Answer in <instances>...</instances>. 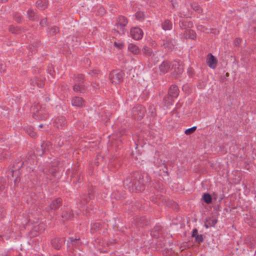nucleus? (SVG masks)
<instances>
[{
  "label": "nucleus",
  "mask_w": 256,
  "mask_h": 256,
  "mask_svg": "<svg viewBox=\"0 0 256 256\" xmlns=\"http://www.w3.org/2000/svg\"><path fill=\"white\" fill-rule=\"evenodd\" d=\"M150 180L147 173L135 172L126 178L124 184L130 192H140L144 190V185L148 183Z\"/></svg>",
  "instance_id": "f257e3e1"
},
{
  "label": "nucleus",
  "mask_w": 256,
  "mask_h": 256,
  "mask_svg": "<svg viewBox=\"0 0 256 256\" xmlns=\"http://www.w3.org/2000/svg\"><path fill=\"white\" fill-rule=\"evenodd\" d=\"M52 106L50 104L42 103L40 106L38 104L34 105L32 107L33 118L40 120L47 119L49 116V112Z\"/></svg>",
  "instance_id": "f03ea898"
},
{
  "label": "nucleus",
  "mask_w": 256,
  "mask_h": 256,
  "mask_svg": "<svg viewBox=\"0 0 256 256\" xmlns=\"http://www.w3.org/2000/svg\"><path fill=\"white\" fill-rule=\"evenodd\" d=\"M124 73L120 70H114L110 74L109 77L112 83L117 84L123 81Z\"/></svg>",
  "instance_id": "7ed1b4c3"
},
{
  "label": "nucleus",
  "mask_w": 256,
  "mask_h": 256,
  "mask_svg": "<svg viewBox=\"0 0 256 256\" xmlns=\"http://www.w3.org/2000/svg\"><path fill=\"white\" fill-rule=\"evenodd\" d=\"M145 108L142 106H138L132 109V116L134 119L141 120L144 116Z\"/></svg>",
  "instance_id": "20e7f679"
},
{
  "label": "nucleus",
  "mask_w": 256,
  "mask_h": 256,
  "mask_svg": "<svg viewBox=\"0 0 256 256\" xmlns=\"http://www.w3.org/2000/svg\"><path fill=\"white\" fill-rule=\"evenodd\" d=\"M128 24V18L123 16H120L116 18V25L120 27V30L122 31V34L125 32L126 30L125 27Z\"/></svg>",
  "instance_id": "39448f33"
},
{
  "label": "nucleus",
  "mask_w": 256,
  "mask_h": 256,
  "mask_svg": "<svg viewBox=\"0 0 256 256\" xmlns=\"http://www.w3.org/2000/svg\"><path fill=\"white\" fill-rule=\"evenodd\" d=\"M172 70H174L173 75L178 78L180 74H182L184 71L183 66L180 64L179 62L177 61H174L172 64Z\"/></svg>",
  "instance_id": "423d86ee"
},
{
  "label": "nucleus",
  "mask_w": 256,
  "mask_h": 256,
  "mask_svg": "<svg viewBox=\"0 0 256 256\" xmlns=\"http://www.w3.org/2000/svg\"><path fill=\"white\" fill-rule=\"evenodd\" d=\"M130 33L132 38L135 40L142 39L144 34L142 30L138 27L132 28Z\"/></svg>",
  "instance_id": "0eeeda50"
},
{
  "label": "nucleus",
  "mask_w": 256,
  "mask_h": 256,
  "mask_svg": "<svg viewBox=\"0 0 256 256\" xmlns=\"http://www.w3.org/2000/svg\"><path fill=\"white\" fill-rule=\"evenodd\" d=\"M62 204V200L58 198L52 202L46 208V210H55L58 209Z\"/></svg>",
  "instance_id": "6e6552de"
},
{
  "label": "nucleus",
  "mask_w": 256,
  "mask_h": 256,
  "mask_svg": "<svg viewBox=\"0 0 256 256\" xmlns=\"http://www.w3.org/2000/svg\"><path fill=\"white\" fill-rule=\"evenodd\" d=\"M94 198L92 193L89 192L88 195L82 194L80 196L79 204L80 206H84L90 200Z\"/></svg>",
  "instance_id": "1a4fd4ad"
},
{
  "label": "nucleus",
  "mask_w": 256,
  "mask_h": 256,
  "mask_svg": "<svg viewBox=\"0 0 256 256\" xmlns=\"http://www.w3.org/2000/svg\"><path fill=\"white\" fill-rule=\"evenodd\" d=\"M66 123V119L64 116H59L56 118L54 122V126L60 128L64 126Z\"/></svg>",
  "instance_id": "9d476101"
},
{
  "label": "nucleus",
  "mask_w": 256,
  "mask_h": 256,
  "mask_svg": "<svg viewBox=\"0 0 256 256\" xmlns=\"http://www.w3.org/2000/svg\"><path fill=\"white\" fill-rule=\"evenodd\" d=\"M206 62L210 68L214 69L216 66L217 60L212 54H209L207 56Z\"/></svg>",
  "instance_id": "9b49d317"
},
{
  "label": "nucleus",
  "mask_w": 256,
  "mask_h": 256,
  "mask_svg": "<svg viewBox=\"0 0 256 256\" xmlns=\"http://www.w3.org/2000/svg\"><path fill=\"white\" fill-rule=\"evenodd\" d=\"M64 242V238H56L52 240L51 244L54 248L59 250Z\"/></svg>",
  "instance_id": "f8f14e48"
},
{
  "label": "nucleus",
  "mask_w": 256,
  "mask_h": 256,
  "mask_svg": "<svg viewBox=\"0 0 256 256\" xmlns=\"http://www.w3.org/2000/svg\"><path fill=\"white\" fill-rule=\"evenodd\" d=\"M178 87L176 85H172L169 89L168 96L172 98H176L178 96Z\"/></svg>",
  "instance_id": "ddd939ff"
},
{
  "label": "nucleus",
  "mask_w": 256,
  "mask_h": 256,
  "mask_svg": "<svg viewBox=\"0 0 256 256\" xmlns=\"http://www.w3.org/2000/svg\"><path fill=\"white\" fill-rule=\"evenodd\" d=\"M170 68V64L168 61H164L159 66L161 74H164L168 72Z\"/></svg>",
  "instance_id": "4468645a"
},
{
  "label": "nucleus",
  "mask_w": 256,
  "mask_h": 256,
  "mask_svg": "<svg viewBox=\"0 0 256 256\" xmlns=\"http://www.w3.org/2000/svg\"><path fill=\"white\" fill-rule=\"evenodd\" d=\"M179 24L180 28L184 30L186 29H190V28H192L194 26L193 22L188 20H180Z\"/></svg>",
  "instance_id": "2eb2a0df"
},
{
  "label": "nucleus",
  "mask_w": 256,
  "mask_h": 256,
  "mask_svg": "<svg viewBox=\"0 0 256 256\" xmlns=\"http://www.w3.org/2000/svg\"><path fill=\"white\" fill-rule=\"evenodd\" d=\"M72 104L74 106L81 107L84 105V100L80 97L75 96L72 100Z\"/></svg>",
  "instance_id": "dca6fc26"
},
{
  "label": "nucleus",
  "mask_w": 256,
  "mask_h": 256,
  "mask_svg": "<svg viewBox=\"0 0 256 256\" xmlns=\"http://www.w3.org/2000/svg\"><path fill=\"white\" fill-rule=\"evenodd\" d=\"M184 36L186 38L194 40L196 38V34L194 30L186 29L184 32Z\"/></svg>",
  "instance_id": "f3484780"
},
{
  "label": "nucleus",
  "mask_w": 256,
  "mask_h": 256,
  "mask_svg": "<svg viewBox=\"0 0 256 256\" xmlns=\"http://www.w3.org/2000/svg\"><path fill=\"white\" fill-rule=\"evenodd\" d=\"M30 84L34 86H36L38 88H42L44 86V82L42 80L35 77L31 80Z\"/></svg>",
  "instance_id": "a211bd4d"
},
{
  "label": "nucleus",
  "mask_w": 256,
  "mask_h": 256,
  "mask_svg": "<svg viewBox=\"0 0 256 256\" xmlns=\"http://www.w3.org/2000/svg\"><path fill=\"white\" fill-rule=\"evenodd\" d=\"M86 87L83 84L75 82L73 86V90L74 92H84L86 90Z\"/></svg>",
  "instance_id": "6ab92c4d"
},
{
  "label": "nucleus",
  "mask_w": 256,
  "mask_h": 256,
  "mask_svg": "<svg viewBox=\"0 0 256 256\" xmlns=\"http://www.w3.org/2000/svg\"><path fill=\"white\" fill-rule=\"evenodd\" d=\"M217 222V220L216 218H208L206 220V222L204 223V226L206 228H208L211 226H214Z\"/></svg>",
  "instance_id": "aec40b11"
},
{
  "label": "nucleus",
  "mask_w": 256,
  "mask_h": 256,
  "mask_svg": "<svg viewBox=\"0 0 256 256\" xmlns=\"http://www.w3.org/2000/svg\"><path fill=\"white\" fill-rule=\"evenodd\" d=\"M48 4V0H38L36 2V7L41 10H44L47 8Z\"/></svg>",
  "instance_id": "412c9836"
},
{
  "label": "nucleus",
  "mask_w": 256,
  "mask_h": 256,
  "mask_svg": "<svg viewBox=\"0 0 256 256\" xmlns=\"http://www.w3.org/2000/svg\"><path fill=\"white\" fill-rule=\"evenodd\" d=\"M168 162L165 160H160V162L157 165L158 167L160 168V170H162L164 172L166 173L168 175V174L167 168Z\"/></svg>",
  "instance_id": "4be33fe9"
},
{
  "label": "nucleus",
  "mask_w": 256,
  "mask_h": 256,
  "mask_svg": "<svg viewBox=\"0 0 256 256\" xmlns=\"http://www.w3.org/2000/svg\"><path fill=\"white\" fill-rule=\"evenodd\" d=\"M165 48L168 51H171L174 48V44L172 40H166L163 44Z\"/></svg>",
  "instance_id": "5701e85b"
},
{
  "label": "nucleus",
  "mask_w": 256,
  "mask_h": 256,
  "mask_svg": "<svg viewBox=\"0 0 256 256\" xmlns=\"http://www.w3.org/2000/svg\"><path fill=\"white\" fill-rule=\"evenodd\" d=\"M162 28L164 30H170L172 27V22L168 20H166L162 24Z\"/></svg>",
  "instance_id": "b1692460"
},
{
  "label": "nucleus",
  "mask_w": 256,
  "mask_h": 256,
  "mask_svg": "<svg viewBox=\"0 0 256 256\" xmlns=\"http://www.w3.org/2000/svg\"><path fill=\"white\" fill-rule=\"evenodd\" d=\"M128 50L132 54H136L140 52V49L136 45L132 44H130L128 46Z\"/></svg>",
  "instance_id": "393cba45"
},
{
  "label": "nucleus",
  "mask_w": 256,
  "mask_h": 256,
  "mask_svg": "<svg viewBox=\"0 0 256 256\" xmlns=\"http://www.w3.org/2000/svg\"><path fill=\"white\" fill-rule=\"evenodd\" d=\"M27 15L28 18L31 20H38V16L35 12L32 9L28 10L27 12Z\"/></svg>",
  "instance_id": "a878e982"
},
{
  "label": "nucleus",
  "mask_w": 256,
  "mask_h": 256,
  "mask_svg": "<svg viewBox=\"0 0 256 256\" xmlns=\"http://www.w3.org/2000/svg\"><path fill=\"white\" fill-rule=\"evenodd\" d=\"M60 32L59 28L56 26H53L48 28V33L50 36H54Z\"/></svg>",
  "instance_id": "bb28decb"
},
{
  "label": "nucleus",
  "mask_w": 256,
  "mask_h": 256,
  "mask_svg": "<svg viewBox=\"0 0 256 256\" xmlns=\"http://www.w3.org/2000/svg\"><path fill=\"white\" fill-rule=\"evenodd\" d=\"M75 82L84 84V76L82 74H78L74 76Z\"/></svg>",
  "instance_id": "cd10ccee"
},
{
  "label": "nucleus",
  "mask_w": 256,
  "mask_h": 256,
  "mask_svg": "<svg viewBox=\"0 0 256 256\" xmlns=\"http://www.w3.org/2000/svg\"><path fill=\"white\" fill-rule=\"evenodd\" d=\"M62 218L65 220H70L74 216V214L72 211L63 212Z\"/></svg>",
  "instance_id": "c85d7f7f"
},
{
  "label": "nucleus",
  "mask_w": 256,
  "mask_h": 256,
  "mask_svg": "<svg viewBox=\"0 0 256 256\" xmlns=\"http://www.w3.org/2000/svg\"><path fill=\"white\" fill-rule=\"evenodd\" d=\"M174 98L169 97L168 96L164 97V106H166V107H168L172 105L174 102Z\"/></svg>",
  "instance_id": "c756f323"
},
{
  "label": "nucleus",
  "mask_w": 256,
  "mask_h": 256,
  "mask_svg": "<svg viewBox=\"0 0 256 256\" xmlns=\"http://www.w3.org/2000/svg\"><path fill=\"white\" fill-rule=\"evenodd\" d=\"M142 50L144 54L146 56H151L152 54V50L147 46H144L142 48Z\"/></svg>",
  "instance_id": "7c9ffc66"
},
{
  "label": "nucleus",
  "mask_w": 256,
  "mask_h": 256,
  "mask_svg": "<svg viewBox=\"0 0 256 256\" xmlns=\"http://www.w3.org/2000/svg\"><path fill=\"white\" fill-rule=\"evenodd\" d=\"M202 199L207 204H210L212 202V196L208 193H204L202 196Z\"/></svg>",
  "instance_id": "2f4dec72"
},
{
  "label": "nucleus",
  "mask_w": 256,
  "mask_h": 256,
  "mask_svg": "<svg viewBox=\"0 0 256 256\" xmlns=\"http://www.w3.org/2000/svg\"><path fill=\"white\" fill-rule=\"evenodd\" d=\"M191 7L194 11L198 14L202 13V8L196 2L192 3L191 4Z\"/></svg>",
  "instance_id": "473e14b6"
},
{
  "label": "nucleus",
  "mask_w": 256,
  "mask_h": 256,
  "mask_svg": "<svg viewBox=\"0 0 256 256\" xmlns=\"http://www.w3.org/2000/svg\"><path fill=\"white\" fill-rule=\"evenodd\" d=\"M136 18L140 21H142L144 19V14L143 12H137L135 14Z\"/></svg>",
  "instance_id": "72a5a7b5"
},
{
  "label": "nucleus",
  "mask_w": 256,
  "mask_h": 256,
  "mask_svg": "<svg viewBox=\"0 0 256 256\" xmlns=\"http://www.w3.org/2000/svg\"><path fill=\"white\" fill-rule=\"evenodd\" d=\"M100 224L99 223H94L92 224L90 232L92 233H94L96 232L100 228Z\"/></svg>",
  "instance_id": "f704fd0d"
},
{
  "label": "nucleus",
  "mask_w": 256,
  "mask_h": 256,
  "mask_svg": "<svg viewBox=\"0 0 256 256\" xmlns=\"http://www.w3.org/2000/svg\"><path fill=\"white\" fill-rule=\"evenodd\" d=\"M9 30L10 32L14 34H18L20 32V29L18 27L14 26H10Z\"/></svg>",
  "instance_id": "c9c22d12"
},
{
  "label": "nucleus",
  "mask_w": 256,
  "mask_h": 256,
  "mask_svg": "<svg viewBox=\"0 0 256 256\" xmlns=\"http://www.w3.org/2000/svg\"><path fill=\"white\" fill-rule=\"evenodd\" d=\"M197 127L196 126H192L190 128H188L185 130V134L186 135L190 134L193 133L196 130Z\"/></svg>",
  "instance_id": "e433bc0d"
},
{
  "label": "nucleus",
  "mask_w": 256,
  "mask_h": 256,
  "mask_svg": "<svg viewBox=\"0 0 256 256\" xmlns=\"http://www.w3.org/2000/svg\"><path fill=\"white\" fill-rule=\"evenodd\" d=\"M22 16L20 13H15L14 15V19L16 22H20L22 21Z\"/></svg>",
  "instance_id": "4c0bfd02"
},
{
  "label": "nucleus",
  "mask_w": 256,
  "mask_h": 256,
  "mask_svg": "<svg viewBox=\"0 0 256 256\" xmlns=\"http://www.w3.org/2000/svg\"><path fill=\"white\" fill-rule=\"evenodd\" d=\"M27 130L28 134L32 138H34L36 136V133L33 130V128H29Z\"/></svg>",
  "instance_id": "58836bf2"
},
{
  "label": "nucleus",
  "mask_w": 256,
  "mask_h": 256,
  "mask_svg": "<svg viewBox=\"0 0 256 256\" xmlns=\"http://www.w3.org/2000/svg\"><path fill=\"white\" fill-rule=\"evenodd\" d=\"M114 46L120 49H122L124 47V44L123 42H114Z\"/></svg>",
  "instance_id": "ea45409f"
},
{
  "label": "nucleus",
  "mask_w": 256,
  "mask_h": 256,
  "mask_svg": "<svg viewBox=\"0 0 256 256\" xmlns=\"http://www.w3.org/2000/svg\"><path fill=\"white\" fill-rule=\"evenodd\" d=\"M195 240L198 242H202L203 241V237L202 234H198L195 237Z\"/></svg>",
  "instance_id": "a19ab883"
},
{
  "label": "nucleus",
  "mask_w": 256,
  "mask_h": 256,
  "mask_svg": "<svg viewBox=\"0 0 256 256\" xmlns=\"http://www.w3.org/2000/svg\"><path fill=\"white\" fill-rule=\"evenodd\" d=\"M40 24L42 26H45L48 25V20L46 18H44L40 22Z\"/></svg>",
  "instance_id": "79ce46f5"
},
{
  "label": "nucleus",
  "mask_w": 256,
  "mask_h": 256,
  "mask_svg": "<svg viewBox=\"0 0 256 256\" xmlns=\"http://www.w3.org/2000/svg\"><path fill=\"white\" fill-rule=\"evenodd\" d=\"M198 230L196 228H194L192 230V237L195 238L196 236H198Z\"/></svg>",
  "instance_id": "37998d69"
},
{
  "label": "nucleus",
  "mask_w": 256,
  "mask_h": 256,
  "mask_svg": "<svg viewBox=\"0 0 256 256\" xmlns=\"http://www.w3.org/2000/svg\"><path fill=\"white\" fill-rule=\"evenodd\" d=\"M50 100V98L49 97L46 96L44 98L43 102L42 104H49L48 102Z\"/></svg>",
  "instance_id": "c03bdc74"
},
{
  "label": "nucleus",
  "mask_w": 256,
  "mask_h": 256,
  "mask_svg": "<svg viewBox=\"0 0 256 256\" xmlns=\"http://www.w3.org/2000/svg\"><path fill=\"white\" fill-rule=\"evenodd\" d=\"M57 172H58V170L56 168H54L50 172V173L52 176L56 178L57 176H56Z\"/></svg>",
  "instance_id": "a18cd8bd"
},
{
  "label": "nucleus",
  "mask_w": 256,
  "mask_h": 256,
  "mask_svg": "<svg viewBox=\"0 0 256 256\" xmlns=\"http://www.w3.org/2000/svg\"><path fill=\"white\" fill-rule=\"evenodd\" d=\"M197 29L198 30H200V31H203L204 32L205 30H206V28H204V27L202 26V25H198L197 26Z\"/></svg>",
  "instance_id": "49530a36"
},
{
  "label": "nucleus",
  "mask_w": 256,
  "mask_h": 256,
  "mask_svg": "<svg viewBox=\"0 0 256 256\" xmlns=\"http://www.w3.org/2000/svg\"><path fill=\"white\" fill-rule=\"evenodd\" d=\"M69 240H70V242L72 244L73 242H74L76 241L80 240V238H70Z\"/></svg>",
  "instance_id": "de8ad7c7"
},
{
  "label": "nucleus",
  "mask_w": 256,
  "mask_h": 256,
  "mask_svg": "<svg viewBox=\"0 0 256 256\" xmlns=\"http://www.w3.org/2000/svg\"><path fill=\"white\" fill-rule=\"evenodd\" d=\"M0 72H4L5 71V66L2 64H0Z\"/></svg>",
  "instance_id": "09e8293b"
},
{
  "label": "nucleus",
  "mask_w": 256,
  "mask_h": 256,
  "mask_svg": "<svg viewBox=\"0 0 256 256\" xmlns=\"http://www.w3.org/2000/svg\"><path fill=\"white\" fill-rule=\"evenodd\" d=\"M178 14V16L180 18L185 17L187 16V14H182L181 12H180Z\"/></svg>",
  "instance_id": "8fccbe9b"
},
{
  "label": "nucleus",
  "mask_w": 256,
  "mask_h": 256,
  "mask_svg": "<svg viewBox=\"0 0 256 256\" xmlns=\"http://www.w3.org/2000/svg\"><path fill=\"white\" fill-rule=\"evenodd\" d=\"M20 180V178H16L15 179V180H14V184H18V183Z\"/></svg>",
  "instance_id": "3c124183"
},
{
  "label": "nucleus",
  "mask_w": 256,
  "mask_h": 256,
  "mask_svg": "<svg viewBox=\"0 0 256 256\" xmlns=\"http://www.w3.org/2000/svg\"><path fill=\"white\" fill-rule=\"evenodd\" d=\"M236 44H239L241 42V40L240 38H236Z\"/></svg>",
  "instance_id": "603ef678"
},
{
  "label": "nucleus",
  "mask_w": 256,
  "mask_h": 256,
  "mask_svg": "<svg viewBox=\"0 0 256 256\" xmlns=\"http://www.w3.org/2000/svg\"><path fill=\"white\" fill-rule=\"evenodd\" d=\"M204 86V85H201L200 84H198V87L199 88H202Z\"/></svg>",
  "instance_id": "864d4df0"
},
{
  "label": "nucleus",
  "mask_w": 256,
  "mask_h": 256,
  "mask_svg": "<svg viewBox=\"0 0 256 256\" xmlns=\"http://www.w3.org/2000/svg\"><path fill=\"white\" fill-rule=\"evenodd\" d=\"M40 42H36V45L34 46L38 47L40 46Z\"/></svg>",
  "instance_id": "5fc2aeb1"
},
{
  "label": "nucleus",
  "mask_w": 256,
  "mask_h": 256,
  "mask_svg": "<svg viewBox=\"0 0 256 256\" xmlns=\"http://www.w3.org/2000/svg\"><path fill=\"white\" fill-rule=\"evenodd\" d=\"M98 71L97 70H92V73H94V74H98Z\"/></svg>",
  "instance_id": "6e6d98bb"
},
{
  "label": "nucleus",
  "mask_w": 256,
  "mask_h": 256,
  "mask_svg": "<svg viewBox=\"0 0 256 256\" xmlns=\"http://www.w3.org/2000/svg\"><path fill=\"white\" fill-rule=\"evenodd\" d=\"M8 0H0V2L4 3L8 2Z\"/></svg>",
  "instance_id": "4d7b16f0"
},
{
  "label": "nucleus",
  "mask_w": 256,
  "mask_h": 256,
  "mask_svg": "<svg viewBox=\"0 0 256 256\" xmlns=\"http://www.w3.org/2000/svg\"><path fill=\"white\" fill-rule=\"evenodd\" d=\"M150 109H152V114L153 113V110H154V108H153L152 107L150 108Z\"/></svg>",
  "instance_id": "13d9d810"
},
{
  "label": "nucleus",
  "mask_w": 256,
  "mask_h": 256,
  "mask_svg": "<svg viewBox=\"0 0 256 256\" xmlns=\"http://www.w3.org/2000/svg\"><path fill=\"white\" fill-rule=\"evenodd\" d=\"M39 127L41 128H42L43 127V124H41L39 125Z\"/></svg>",
  "instance_id": "bf43d9fd"
},
{
  "label": "nucleus",
  "mask_w": 256,
  "mask_h": 256,
  "mask_svg": "<svg viewBox=\"0 0 256 256\" xmlns=\"http://www.w3.org/2000/svg\"><path fill=\"white\" fill-rule=\"evenodd\" d=\"M14 170H12L11 172V173H12V176H13V173H14Z\"/></svg>",
  "instance_id": "052dcab7"
},
{
  "label": "nucleus",
  "mask_w": 256,
  "mask_h": 256,
  "mask_svg": "<svg viewBox=\"0 0 256 256\" xmlns=\"http://www.w3.org/2000/svg\"><path fill=\"white\" fill-rule=\"evenodd\" d=\"M68 244H69V242L68 241Z\"/></svg>",
  "instance_id": "680f3d73"
},
{
  "label": "nucleus",
  "mask_w": 256,
  "mask_h": 256,
  "mask_svg": "<svg viewBox=\"0 0 256 256\" xmlns=\"http://www.w3.org/2000/svg\"><path fill=\"white\" fill-rule=\"evenodd\" d=\"M53 256H58V255H54Z\"/></svg>",
  "instance_id": "e2e57ef3"
},
{
  "label": "nucleus",
  "mask_w": 256,
  "mask_h": 256,
  "mask_svg": "<svg viewBox=\"0 0 256 256\" xmlns=\"http://www.w3.org/2000/svg\"><path fill=\"white\" fill-rule=\"evenodd\" d=\"M22 256L20 254H18V256Z\"/></svg>",
  "instance_id": "0e129e2a"
}]
</instances>
